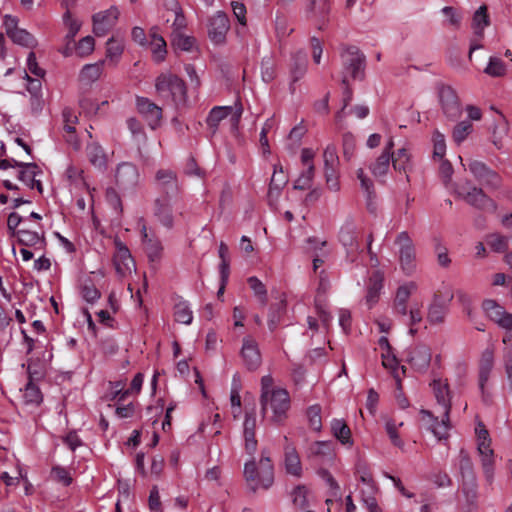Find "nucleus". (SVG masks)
Instances as JSON below:
<instances>
[{"label":"nucleus","instance_id":"obj_59","mask_svg":"<svg viewBox=\"0 0 512 512\" xmlns=\"http://www.w3.org/2000/svg\"><path fill=\"white\" fill-rule=\"evenodd\" d=\"M307 70V62L305 58V54L303 52L297 53L295 57V62L292 67V75L294 80H298L301 78Z\"/></svg>","mask_w":512,"mask_h":512},{"label":"nucleus","instance_id":"obj_23","mask_svg":"<svg viewBox=\"0 0 512 512\" xmlns=\"http://www.w3.org/2000/svg\"><path fill=\"white\" fill-rule=\"evenodd\" d=\"M495 365V356L493 348H486L479 360V387L483 391L485 385L490 379V375Z\"/></svg>","mask_w":512,"mask_h":512},{"label":"nucleus","instance_id":"obj_41","mask_svg":"<svg viewBox=\"0 0 512 512\" xmlns=\"http://www.w3.org/2000/svg\"><path fill=\"white\" fill-rule=\"evenodd\" d=\"M489 248L495 253H506L509 250V238L499 232L490 233L486 236Z\"/></svg>","mask_w":512,"mask_h":512},{"label":"nucleus","instance_id":"obj_64","mask_svg":"<svg viewBox=\"0 0 512 512\" xmlns=\"http://www.w3.org/2000/svg\"><path fill=\"white\" fill-rule=\"evenodd\" d=\"M324 176L327 188L333 192L339 191L340 183L336 169L324 170Z\"/></svg>","mask_w":512,"mask_h":512},{"label":"nucleus","instance_id":"obj_8","mask_svg":"<svg viewBox=\"0 0 512 512\" xmlns=\"http://www.w3.org/2000/svg\"><path fill=\"white\" fill-rule=\"evenodd\" d=\"M7 36L15 43L24 47L32 48L37 44L36 39L25 29L18 26V19L11 15H5L3 21Z\"/></svg>","mask_w":512,"mask_h":512},{"label":"nucleus","instance_id":"obj_46","mask_svg":"<svg viewBox=\"0 0 512 512\" xmlns=\"http://www.w3.org/2000/svg\"><path fill=\"white\" fill-rule=\"evenodd\" d=\"M63 24H64L65 28L67 29V34L65 36V39L67 40V42L69 44L70 42H72L74 40L75 36L79 32V30L82 26V22L78 18L74 17L72 15V13L70 12V10H67L63 14Z\"/></svg>","mask_w":512,"mask_h":512},{"label":"nucleus","instance_id":"obj_50","mask_svg":"<svg viewBox=\"0 0 512 512\" xmlns=\"http://www.w3.org/2000/svg\"><path fill=\"white\" fill-rule=\"evenodd\" d=\"M95 49V40L92 36H85L75 44L76 54L85 58L90 56Z\"/></svg>","mask_w":512,"mask_h":512},{"label":"nucleus","instance_id":"obj_13","mask_svg":"<svg viewBox=\"0 0 512 512\" xmlns=\"http://www.w3.org/2000/svg\"><path fill=\"white\" fill-rule=\"evenodd\" d=\"M243 113V108L241 105L236 104L235 106H218L214 107L207 118V123L209 126L216 128L220 121L223 119L230 117V121L232 127L234 129L237 128L238 123L240 121L241 115Z\"/></svg>","mask_w":512,"mask_h":512},{"label":"nucleus","instance_id":"obj_42","mask_svg":"<svg viewBox=\"0 0 512 512\" xmlns=\"http://www.w3.org/2000/svg\"><path fill=\"white\" fill-rule=\"evenodd\" d=\"M404 425L402 421L398 422L395 419H386L385 421V431L391 441V443L398 447L399 449L403 450L405 443L401 439L399 435V429Z\"/></svg>","mask_w":512,"mask_h":512},{"label":"nucleus","instance_id":"obj_54","mask_svg":"<svg viewBox=\"0 0 512 512\" xmlns=\"http://www.w3.org/2000/svg\"><path fill=\"white\" fill-rule=\"evenodd\" d=\"M417 284L413 281L406 282L397 288L394 301L407 303L410 296L416 292Z\"/></svg>","mask_w":512,"mask_h":512},{"label":"nucleus","instance_id":"obj_35","mask_svg":"<svg viewBox=\"0 0 512 512\" xmlns=\"http://www.w3.org/2000/svg\"><path fill=\"white\" fill-rule=\"evenodd\" d=\"M287 178L284 175L283 167L281 165L274 167V172L271 177L268 196L270 199L277 200L280 191L287 183Z\"/></svg>","mask_w":512,"mask_h":512},{"label":"nucleus","instance_id":"obj_6","mask_svg":"<svg viewBox=\"0 0 512 512\" xmlns=\"http://www.w3.org/2000/svg\"><path fill=\"white\" fill-rule=\"evenodd\" d=\"M344 72L343 84H347L349 78L360 79L363 76L365 57L355 47L348 48L342 54Z\"/></svg>","mask_w":512,"mask_h":512},{"label":"nucleus","instance_id":"obj_12","mask_svg":"<svg viewBox=\"0 0 512 512\" xmlns=\"http://www.w3.org/2000/svg\"><path fill=\"white\" fill-rule=\"evenodd\" d=\"M114 179L120 189H132L140 180L138 168L131 162H121L115 168Z\"/></svg>","mask_w":512,"mask_h":512},{"label":"nucleus","instance_id":"obj_62","mask_svg":"<svg viewBox=\"0 0 512 512\" xmlns=\"http://www.w3.org/2000/svg\"><path fill=\"white\" fill-rule=\"evenodd\" d=\"M248 283L251 287V289L253 290L254 294L259 297L260 301L262 302V304H266V289H265V286L264 284L256 277H250L248 279Z\"/></svg>","mask_w":512,"mask_h":512},{"label":"nucleus","instance_id":"obj_16","mask_svg":"<svg viewBox=\"0 0 512 512\" xmlns=\"http://www.w3.org/2000/svg\"><path fill=\"white\" fill-rule=\"evenodd\" d=\"M120 12L116 7H110L93 16V32L96 36H105L117 23Z\"/></svg>","mask_w":512,"mask_h":512},{"label":"nucleus","instance_id":"obj_3","mask_svg":"<svg viewBox=\"0 0 512 512\" xmlns=\"http://www.w3.org/2000/svg\"><path fill=\"white\" fill-rule=\"evenodd\" d=\"M155 89L160 98L176 107L185 106L188 100L185 82L170 72L160 74L155 81Z\"/></svg>","mask_w":512,"mask_h":512},{"label":"nucleus","instance_id":"obj_5","mask_svg":"<svg viewBox=\"0 0 512 512\" xmlns=\"http://www.w3.org/2000/svg\"><path fill=\"white\" fill-rule=\"evenodd\" d=\"M395 244L398 247L399 263L401 270L406 275H412L416 271V251L414 243L407 232L397 235Z\"/></svg>","mask_w":512,"mask_h":512},{"label":"nucleus","instance_id":"obj_18","mask_svg":"<svg viewBox=\"0 0 512 512\" xmlns=\"http://www.w3.org/2000/svg\"><path fill=\"white\" fill-rule=\"evenodd\" d=\"M333 454L334 449L330 441H315L306 449L307 459L318 463L332 460Z\"/></svg>","mask_w":512,"mask_h":512},{"label":"nucleus","instance_id":"obj_48","mask_svg":"<svg viewBox=\"0 0 512 512\" xmlns=\"http://www.w3.org/2000/svg\"><path fill=\"white\" fill-rule=\"evenodd\" d=\"M315 177V170L310 168H303L297 178L294 180L293 189L295 190H308L312 188Z\"/></svg>","mask_w":512,"mask_h":512},{"label":"nucleus","instance_id":"obj_15","mask_svg":"<svg viewBox=\"0 0 512 512\" xmlns=\"http://www.w3.org/2000/svg\"><path fill=\"white\" fill-rule=\"evenodd\" d=\"M469 171L478 179L480 182L489 186L492 189H498L501 186V177L486 164L478 160H471L468 163Z\"/></svg>","mask_w":512,"mask_h":512},{"label":"nucleus","instance_id":"obj_28","mask_svg":"<svg viewBox=\"0 0 512 512\" xmlns=\"http://www.w3.org/2000/svg\"><path fill=\"white\" fill-rule=\"evenodd\" d=\"M15 165L20 167L19 179L25 183L31 189L37 188L39 192H42V185L39 180L35 177L39 172L37 165L33 163H18L14 161Z\"/></svg>","mask_w":512,"mask_h":512},{"label":"nucleus","instance_id":"obj_58","mask_svg":"<svg viewBox=\"0 0 512 512\" xmlns=\"http://www.w3.org/2000/svg\"><path fill=\"white\" fill-rule=\"evenodd\" d=\"M320 413H321V409L317 405L311 406L307 411L309 425H310L311 429L316 432H319L322 428V421H321Z\"/></svg>","mask_w":512,"mask_h":512},{"label":"nucleus","instance_id":"obj_57","mask_svg":"<svg viewBox=\"0 0 512 512\" xmlns=\"http://www.w3.org/2000/svg\"><path fill=\"white\" fill-rule=\"evenodd\" d=\"M23 397L28 404H39L42 401L39 388L32 383H28L25 387Z\"/></svg>","mask_w":512,"mask_h":512},{"label":"nucleus","instance_id":"obj_25","mask_svg":"<svg viewBox=\"0 0 512 512\" xmlns=\"http://www.w3.org/2000/svg\"><path fill=\"white\" fill-rule=\"evenodd\" d=\"M86 156L89 163L99 171H105L108 166L109 157L102 146L92 142L86 147Z\"/></svg>","mask_w":512,"mask_h":512},{"label":"nucleus","instance_id":"obj_34","mask_svg":"<svg viewBox=\"0 0 512 512\" xmlns=\"http://www.w3.org/2000/svg\"><path fill=\"white\" fill-rule=\"evenodd\" d=\"M15 236L18 238L20 244L24 246H37L41 248L44 237L43 234L35 229H29L26 226L21 227L15 233Z\"/></svg>","mask_w":512,"mask_h":512},{"label":"nucleus","instance_id":"obj_51","mask_svg":"<svg viewBox=\"0 0 512 512\" xmlns=\"http://www.w3.org/2000/svg\"><path fill=\"white\" fill-rule=\"evenodd\" d=\"M472 130H473V126L469 122L462 121V122L458 123L452 131L453 141L457 145H460L471 134Z\"/></svg>","mask_w":512,"mask_h":512},{"label":"nucleus","instance_id":"obj_30","mask_svg":"<svg viewBox=\"0 0 512 512\" xmlns=\"http://www.w3.org/2000/svg\"><path fill=\"white\" fill-rule=\"evenodd\" d=\"M381 358L383 367L391 372L396 381L397 389L401 390V380L406 373V368L404 366L399 367L398 360L392 352L381 353Z\"/></svg>","mask_w":512,"mask_h":512},{"label":"nucleus","instance_id":"obj_17","mask_svg":"<svg viewBox=\"0 0 512 512\" xmlns=\"http://www.w3.org/2000/svg\"><path fill=\"white\" fill-rule=\"evenodd\" d=\"M240 354L248 369L256 370L260 366L261 354L258 343L251 336H246L243 339Z\"/></svg>","mask_w":512,"mask_h":512},{"label":"nucleus","instance_id":"obj_56","mask_svg":"<svg viewBox=\"0 0 512 512\" xmlns=\"http://www.w3.org/2000/svg\"><path fill=\"white\" fill-rule=\"evenodd\" d=\"M484 71L492 77H500L506 73V67L500 59L491 57Z\"/></svg>","mask_w":512,"mask_h":512},{"label":"nucleus","instance_id":"obj_37","mask_svg":"<svg viewBox=\"0 0 512 512\" xmlns=\"http://www.w3.org/2000/svg\"><path fill=\"white\" fill-rule=\"evenodd\" d=\"M490 18L487 14V7L485 5L480 6L474 13L472 19V29L474 34L478 38H482L484 29L489 26Z\"/></svg>","mask_w":512,"mask_h":512},{"label":"nucleus","instance_id":"obj_32","mask_svg":"<svg viewBox=\"0 0 512 512\" xmlns=\"http://www.w3.org/2000/svg\"><path fill=\"white\" fill-rule=\"evenodd\" d=\"M393 169L398 172L406 173L411 169V153L408 147L404 146L393 152L391 155Z\"/></svg>","mask_w":512,"mask_h":512},{"label":"nucleus","instance_id":"obj_47","mask_svg":"<svg viewBox=\"0 0 512 512\" xmlns=\"http://www.w3.org/2000/svg\"><path fill=\"white\" fill-rule=\"evenodd\" d=\"M333 435L342 443L352 445L351 431L343 420L334 419L331 423Z\"/></svg>","mask_w":512,"mask_h":512},{"label":"nucleus","instance_id":"obj_31","mask_svg":"<svg viewBox=\"0 0 512 512\" xmlns=\"http://www.w3.org/2000/svg\"><path fill=\"white\" fill-rule=\"evenodd\" d=\"M155 215L162 225L171 228L173 225L172 201L170 198L157 199Z\"/></svg>","mask_w":512,"mask_h":512},{"label":"nucleus","instance_id":"obj_20","mask_svg":"<svg viewBox=\"0 0 512 512\" xmlns=\"http://www.w3.org/2000/svg\"><path fill=\"white\" fill-rule=\"evenodd\" d=\"M116 252L114 255V266L116 272L120 276H125L131 273L135 268L134 260L128 250V248L121 242H116Z\"/></svg>","mask_w":512,"mask_h":512},{"label":"nucleus","instance_id":"obj_11","mask_svg":"<svg viewBox=\"0 0 512 512\" xmlns=\"http://www.w3.org/2000/svg\"><path fill=\"white\" fill-rule=\"evenodd\" d=\"M459 195L470 205L481 209L495 212L497 204L488 197L482 189L475 186H463L459 189Z\"/></svg>","mask_w":512,"mask_h":512},{"label":"nucleus","instance_id":"obj_60","mask_svg":"<svg viewBox=\"0 0 512 512\" xmlns=\"http://www.w3.org/2000/svg\"><path fill=\"white\" fill-rule=\"evenodd\" d=\"M441 11L445 16L446 24L454 28H458L460 26L462 17L455 8L451 6H446Z\"/></svg>","mask_w":512,"mask_h":512},{"label":"nucleus","instance_id":"obj_7","mask_svg":"<svg viewBox=\"0 0 512 512\" xmlns=\"http://www.w3.org/2000/svg\"><path fill=\"white\" fill-rule=\"evenodd\" d=\"M230 29V21L227 15L221 11L216 12L208 20V38L214 45H223L226 42V35Z\"/></svg>","mask_w":512,"mask_h":512},{"label":"nucleus","instance_id":"obj_14","mask_svg":"<svg viewBox=\"0 0 512 512\" xmlns=\"http://www.w3.org/2000/svg\"><path fill=\"white\" fill-rule=\"evenodd\" d=\"M486 316L496 323L500 328L512 330V313L505 310L495 300L487 299L482 304Z\"/></svg>","mask_w":512,"mask_h":512},{"label":"nucleus","instance_id":"obj_40","mask_svg":"<svg viewBox=\"0 0 512 512\" xmlns=\"http://www.w3.org/2000/svg\"><path fill=\"white\" fill-rule=\"evenodd\" d=\"M174 319L176 322L190 325L193 320V312L186 300L179 299L174 304Z\"/></svg>","mask_w":512,"mask_h":512},{"label":"nucleus","instance_id":"obj_52","mask_svg":"<svg viewBox=\"0 0 512 512\" xmlns=\"http://www.w3.org/2000/svg\"><path fill=\"white\" fill-rule=\"evenodd\" d=\"M433 143V158L442 160L446 153L445 136L438 130H435L432 135Z\"/></svg>","mask_w":512,"mask_h":512},{"label":"nucleus","instance_id":"obj_4","mask_svg":"<svg viewBox=\"0 0 512 512\" xmlns=\"http://www.w3.org/2000/svg\"><path fill=\"white\" fill-rule=\"evenodd\" d=\"M244 476L251 489H268L273 483V465L270 459L263 456L258 465L254 461L247 462Z\"/></svg>","mask_w":512,"mask_h":512},{"label":"nucleus","instance_id":"obj_44","mask_svg":"<svg viewBox=\"0 0 512 512\" xmlns=\"http://www.w3.org/2000/svg\"><path fill=\"white\" fill-rule=\"evenodd\" d=\"M125 44L121 39L110 37L106 42V59L117 63L124 52Z\"/></svg>","mask_w":512,"mask_h":512},{"label":"nucleus","instance_id":"obj_19","mask_svg":"<svg viewBox=\"0 0 512 512\" xmlns=\"http://www.w3.org/2000/svg\"><path fill=\"white\" fill-rule=\"evenodd\" d=\"M137 108L152 129L159 126L162 119V109L158 105L147 98H138Z\"/></svg>","mask_w":512,"mask_h":512},{"label":"nucleus","instance_id":"obj_24","mask_svg":"<svg viewBox=\"0 0 512 512\" xmlns=\"http://www.w3.org/2000/svg\"><path fill=\"white\" fill-rule=\"evenodd\" d=\"M284 439L286 442L285 447H284L285 470L288 474H290L292 476L300 477L302 474V465H301L300 457L297 453L296 448L293 446L292 443H290L288 441L287 436H285Z\"/></svg>","mask_w":512,"mask_h":512},{"label":"nucleus","instance_id":"obj_38","mask_svg":"<svg viewBox=\"0 0 512 512\" xmlns=\"http://www.w3.org/2000/svg\"><path fill=\"white\" fill-rule=\"evenodd\" d=\"M63 119L66 140L77 148L78 142L75 136V125L78 122V117L71 109L66 108L63 111Z\"/></svg>","mask_w":512,"mask_h":512},{"label":"nucleus","instance_id":"obj_29","mask_svg":"<svg viewBox=\"0 0 512 512\" xmlns=\"http://www.w3.org/2000/svg\"><path fill=\"white\" fill-rule=\"evenodd\" d=\"M150 36V49L152 53L153 60L156 62L164 61L167 54V45L166 41L162 36H160L157 32V28L153 27L149 33Z\"/></svg>","mask_w":512,"mask_h":512},{"label":"nucleus","instance_id":"obj_39","mask_svg":"<svg viewBox=\"0 0 512 512\" xmlns=\"http://www.w3.org/2000/svg\"><path fill=\"white\" fill-rule=\"evenodd\" d=\"M155 181L160 188L170 192H175L178 188L176 175L172 170H158L155 175Z\"/></svg>","mask_w":512,"mask_h":512},{"label":"nucleus","instance_id":"obj_61","mask_svg":"<svg viewBox=\"0 0 512 512\" xmlns=\"http://www.w3.org/2000/svg\"><path fill=\"white\" fill-rule=\"evenodd\" d=\"M293 31L292 28L289 27L288 21L281 15H277L275 19V32L277 37L281 40Z\"/></svg>","mask_w":512,"mask_h":512},{"label":"nucleus","instance_id":"obj_27","mask_svg":"<svg viewBox=\"0 0 512 512\" xmlns=\"http://www.w3.org/2000/svg\"><path fill=\"white\" fill-rule=\"evenodd\" d=\"M477 449L480 455L481 465L483 468L485 478L489 483H491L494 474V452L491 449L490 444L486 442L479 444Z\"/></svg>","mask_w":512,"mask_h":512},{"label":"nucleus","instance_id":"obj_49","mask_svg":"<svg viewBox=\"0 0 512 512\" xmlns=\"http://www.w3.org/2000/svg\"><path fill=\"white\" fill-rule=\"evenodd\" d=\"M446 311L443 305L432 303L428 308L427 321L431 325H440L445 320Z\"/></svg>","mask_w":512,"mask_h":512},{"label":"nucleus","instance_id":"obj_53","mask_svg":"<svg viewBox=\"0 0 512 512\" xmlns=\"http://www.w3.org/2000/svg\"><path fill=\"white\" fill-rule=\"evenodd\" d=\"M375 493L376 487L370 486L369 489L361 491V500L369 512H382L376 501Z\"/></svg>","mask_w":512,"mask_h":512},{"label":"nucleus","instance_id":"obj_45","mask_svg":"<svg viewBox=\"0 0 512 512\" xmlns=\"http://www.w3.org/2000/svg\"><path fill=\"white\" fill-rule=\"evenodd\" d=\"M391 163V156L388 152H381L376 160L370 165V171L376 178H383L387 175Z\"/></svg>","mask_w":512,"mask_h":512},{"label":"nucleus","instance_id":"obj_10","mask_svg":"<svg viewBox=\"0 0 512 512\" xmlns=\"http://www.w3.org/2000/svg\"><path fill=\"white\" fill-rule=\"evenodd\" d=\"M406 361L414 372L426 373L432 361L431 349L425 344L414 345L409 349Z\"/></svg>","mask_w":512,"mask_h":512},{"label":"nucleus","instance_id":"obj_43","mask_svg":"<svg viewBox=\"0 0 512 512\" xmlns=\"http://www.w3.org/2000/svg\"><path fill=\"white\" fill-rule=\"evenodd\" d=\"M504 385L503 389L512 396V347L503 352Z\"/></svg>","mask_w":512,"mask_h":512},{"label":"nucleus","instance_id":"obj_26","mask_svg":"<svg viewBox=\"0 0 512 512\" xmlns=\"http://www.w3.org/2000/svg\"><path fill=\"white\" fill-rule=\"evenodd\" d=\"M383 281H384V273L380 270H375L368 282L367 286V294L365 297L366 304L369 307H372L375 303H377L380 292L383 288Z\"/></svg>","mask_w":512,"mask_h":512},{"label":"nucleus","instance_id":"obj_1","mask_svg":"<svg viewBox=\"0 0 512 512\" xmlns=\"http://www.w3.org/2000/svg\"><path fill=\"white\" fill-rule=\"evenodd\" d=\"M435 404L431 410H421V421L438 440L449 436L452 392L448 380L434 375L429 383Z\"/></svg>","mask_w":512,"mask_h":512},{"label":"nucleus","instance_id":"obj_2","mask_svg":"<svg viewBox=\"0 0 512 512\" xmlns=\"http://www.w3.org/2000/svg\"><path fill=\"white\" fill-rule=\"evenodd\" d=\"M260 401L263 416L270 412L269 420L277 425L285 421L290 409V396L285 388L275 384L271 375H265L261 378Z\"/></svg>","mask_w":512,"mask_h":512},{"label":"nucleus","instance_id":"obj_36","mask_svg":"<svg viewBox=\"0 0 512 512\" xmlns=\"http://www.w3.org/2000/svg\"><path fill=\"white\" fill-rule=\"evenodd\" d=\"M171 45L174 49L184 52H193L197 48L195 38L180 31L172 33Z\"/></svg>","mask_w":512,"mask_h":512},{"label":"nucleus","instance_id":"obj_55","mask_svg":"<svg viewBox=\"0 0 512 512\" xmlns=\"http://www.w3.org/2000/svg\"><path fill=\"white\" fill-rule=\"evenodd\" d=\"M324 170L336 169L339 163L336 147L328 145L323 152Z\"/></svg>","mask_w":512,"mask_h":512},{"label":"nucleus","instance_id":"obj_33","mask_svg":"<svg viewBox=\"0 0 512 512\" xmlns=\"http://www.w3.org/2000/svg\"><path fill=\"white\" fill-rule=\"evenodd\" d=\"M103 61L86 64L79 72L78 79L83 85H90L97 81L103 72Z\"/></svg>","mask_w":512,"mask_h":512},{"label":"nucleus","instance_id":"obj_9","mask_svg":"<svg viewBox=\"0 0 512 512\" xmlns=\"http://www.w3.org/2000/svg\"><path fill=\"white\" fill-rule=\"evenodd\" d=\"M339 240L346 249V256L350 262H355L360 252L357 227L353 221L347 220L339 231Z\"/></svg>","mask_w":512,"mask_h":512},{"label":"nucleus","instance_id":"obj_21","mask_svg":"<svg viewBox=\"0 0 512 512\" xmlns=\"http://www.w3.org/2000/svg\"><path fill=\"white\" fill-rule=\"evenodd\" d=\"M440 103L444 113L450 118L460 115V105L455 91L449 86H443L439 90Z\"/></svg>","mask_w":512,"mask_h":512},{"label":"nucleus","instance_id":"obj_63","mask_svg":"<svg viewBox=\"0 0 512 512\" xmlns=\"http://www.w3.org/2000/svg\"><path fill=\"white\" fill-rule=\"evenodd\" d=\"M28 222V218L20 216L18 213L13 212L8 216L7 226L13 235L17 232V228L25 227Z\"/></svg>","mask_w":512,"mask_h":512},{"label":"nucleus","instance_id":"obj_22","mask_svg":"<svg viewBox=\"0 0 512 512\" xmlns=\"http://www.w3.org/2000/svg\"><path fill=\"white\" fill-rule=\"evenodd\" d=\"M256 413L255 409L246 412L243 423V435L245 440V450L249 454H253L257 448V440L255 438Z\"/></svg>","mask_w":512,"mask_h":512}]
</instances>
